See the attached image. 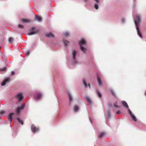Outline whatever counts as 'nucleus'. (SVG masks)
<instances>
[{"instance_id": "nucleus-1", "label": "nucleus", "mask_w": 146, "mask_h": 146, "mask_svg": "<svg viewBox=\"0 0 146 146\" xmlns=\"http://www.w3.org/2000/svg\"><path fill=\"white\" fill-rule=\"evenodd\" d=\"M136 21H134L135 24L136 26V28L138 34L139 35L140 37L142 38V36L140 32V30L138 27L141 21V17L139 15H137L135 17Z\"/></svg>"}, {"instance_id": "nucleus-2", "label": "nucleus", "mask_w": 146, "mask_h": 146, "mask_svg": "<svg viewBox=\"0 0 146 146\" xmlns=\"http://www.w3.org/2000/svg\"><path fill=\"white\" fill-rule=\"evenodd\" d=\"M86 44V42L84 40L82 39L80 41L79 43V45H80L81 50L82 51L84 52L85 53L86 51V49L82 46L81 45H84Z\"/></svg>"}, {"instance_id": "nucleus-3", "label": "nucleus", "mask_w": 146, "mask_h": 146, "mask_svg": "<svg viewBox=\"0 0 146 146\" xmlns=\"http://www.w3.org/2000/svg\"><path fill=\"white\" fill-rule=\"evenodd\" d=\"M16 98L19 102H20L23 99V96L22 93H19L17 94L15 96Z\"/></svg>"}, {"instance_id": "nucleus-4", "label": "nucleus", "mask_w": 146, "mask_h": 146, "mask_svg": "<svg viewBox=\"0 0 146 146\" xmlns=\"http://www.w3.org/2000/svg\"><path fill=\"white\" fill-rule=\"evenodd\" d=\"M36 28L35 27H32L31 28V30L32 31L31 32L28 33V35H31L35 34L36 33L38 32V31L37 30H34Z\"/></svg>"}, {"instance_id": "nucleus-5", "label": "nucleus", "mask_w": 146, "mask_h": 146, "mask_svg": "<svg viewBox=\"0 0 146 146\" xmlns=\"http://www.w3.org/2000/svg\"><path fill=\"white\" fill-rule=\"evenodd\" d=\"M31 129L32 132L34 133H35L36 132H38L39 130V129L38 128H36L35 125H32Z\"/></svg>"}, {"instance_id": "nucleus-6", "label": "nucleus", "mask_w": 146, "mask_h": 146, "mask_svg": "<svg viewBox=\"0 0 146 146\" xmlns=\"http://www.w3.org/2000/svg\"><path fill=\"white\" fill-rule=\"evenodd\" d=\"M128 111L129 114L132 117V118L133 119V120L135 121H136L137 120V119L135 117L134 115L132 113L130 110L129 109V108H128Z\"/></svg>"}, {"instance_id": "nucleus-7", "label": "nucleus", "mask_w": 146, "mask_h": 146, "mask_svg": "<svg viewBox=\"0 0 146 146\" xmlns=\"http://www.w3.org/2000/svg\"><path fill=\"white\" fill-rule=\"evenodd\" d=\"M10 81L9 78H7L4 79L3 81L1 84V86H5L7 83H8Z\"/></svg>"}, {"instance_id": "nucleus-8", "label": "nucleus", "mask_w": 146, "mask_h": 146, "mask_svg": "<svg viewBox=\"0 0 146 146\" xmlns=\"http://www.w3.org/2000/svg\"><path fill=\"white\" fill-rule=\"evenodd\" d=\"M76 51L75 50L73 51L72 53V58L74 60V64H75L76 63V61H75L76 57Z\"/></svg>"}, {"instance_id": "nucleus-9", "label": "nucleus", "mask_w": 146, "mask_h": 146, "mask_svg": "<svg viewBox=\"0 0 146 146\" xmlns=\"http://www.w3.org/2000/svg\"><path fill=\"white\" fill-rule=\"evenodd\" d=\"M67 93L68 94L69 98V103H70V104L73 98H72V96L71 94L70 93V92H67Z\"/></svg>"}, {"instance_id": "nucleus-10", "label": "nucleus", "mask_w": 146, "mask_h": 146, "mask_svg": "<svg viewBox=\"0 0 146 146\" xmlns=\"http://www.w3.org/2000/svg\"><path fill=\"white\" fill-rule=\"evenodd\" d=\"M97 78L98 85L99 86H101L102 84V81L101 80L99 75L98 74H97Z\"/></svg>"}, {"instance_id": "nucleus-11", "label": "nucleus", "mask_w": 146, "mask_h": 146, "mask_svg": "<svg viewBox=\"0 0 146 146\" xmlns=\"http://www.w3.org/2000/svg\"><path fill=\"white\" fill-rule=\"evenodd\" d=\"M14 113H11L9 114V115L8 116V120L10 121H11L12 119V116L14 115Z\"/></svg>"}, {"instance_id": "nucleus-12", "label": "nucleus", "mask_w": 146, "mask_h": 146, "mask_svg": "<svg viewBox=\"0 0 146 146\" xmlns=\"http://www.w3.org/2000/svg\"><path fill=\"white\" fill-rule=\"evenodd\" d=\"M42 94L40 93H38L35 97V99L37 100H39L40 99L42 96Z\"/></svg>"}, {"instance_id": "nucleus-13", "label": "nucleus", "mask_w": 146, "mask_h": 146, "mask_svg": "<svg viewBox=\"0 0 146 146\" xmlns=\"http://www.w3.org/2000/svg\"><path fill=\"white\" fill-rule=\"evenodd\" d=\"M45 35L46 37H51L53 38L54 37V35L51 33H46Z\"/></svg>"}, {"instance_id": "nucleus-14", "label": "nucleus", "mask_w": 146, "mask_h": 146, "mask_svg": "<svg viewBox=\"0 0 146 146\" xmlns=\"http://www.w3.org/2000/svg\"><path fill=\"white\" fill-rule=\"evenodd\" d=\"M122 103L123 105L125 106L126 108H127L128 110V105L126 102L125 101H122Z\"/></svg>"}, {"instance_id": "nucleus-15", "label": "nucleus", "mask_w": 146, "mask_h": 146, "mask_svg": "<svg viewBox=\"0 0 146 146\" xmlns=\"http://www.w3.org/2000/svg\"><path fill=\"white\" fill-rule=\"evenodd\" d=\"M63 42L64 43L65 46H68V44H69V43L68 41L65 40H63Z\"/></svg>"}, {"instance_id": "nucleus-16", "label": "nucleus", "mask_w": 146, "mask_h": 146, "mask_svg": "<svg viewBox=\"0 0 146 146\" xmlns=\"http://www.w3.org/2000/svg\"><path fill=\"white\" fill-rule=\"evenodd\" d=\"M21 21L23 23H29L30 21L29 20L26 19L22 20Z\"/></svg>"}, {"instance_id": "nucleus-17", "label": "nucleus", "mask_w": 146, "mask_h": 146, "mask_svg": "<svg viewBox=\"0 0 146 146\" xmlns=\"http://www.w3.org/2000/svg\"><path fill=\"white\" fill-rule=\"evenodd\" d=\"M85 98L88 102L90 104H91L92 101H91L90 98L89 97L86 96L85 97Z\"/></svg>"}, {"instance_id": "nucleus-18", "label": "nucleus", "mask_w": 146, "mask_h": 146, "mask_svg": "<svg viewBox=\"0 0 146 146\" xmlns=\"http://www.w3.org/2000/svg\"><path fill=\"white\" fill-rule=\"evenodd\" d=\"M35 19L36 20L38 21H40L42 20V19L40 17H38L37 15L36 16Z\"/></svg>"}, {"instance_id": "nucleus-19", "label": "nucleus", "mask_w": 146, "mask_h": 146, "mask_svg": "<svg viewBox=\"0 0 146 146\" xmlns=\"http://www.w3.org/2000/svg\"><path fill=\"white\" fill-rule=\"evenodd\" d=\"M74 111L75 112H77L78 110V108L77 106L75 105L73 108Z\"/></svg>"}, {"instance_id": "nucleus-20", "label": "nucleus", "mask_w": 146, "mask_h": 146, "mask_svg": "<svg viewBox=\"0 0 146 146\" xmlns=\"http://www.w3.org/2000/svg\"><path fill=\"white\" fill-rule=\"evenodd\" d=\"M105 134V133L104 132H102L101 133L99 136V137L100 138H101L102 137H103Z\"/></svg>"}, {"instance_id": "nucleus-21", "label": "nucleus", "mask_w": 146, "mask_h": 146, "mask_svg": "<svg viewBox=\"0 0 146 146\" xmlns=\"http://www.w3.org/2000/svg\"><path fill=\"white\" fill-rule=\"evenodd\" d=\"M25 105V104H22L21 106L19 107V108L21 110H22L24 108Z\"/></svg>"}, {"instance_id": "nucleus-22", "label": "nucleus", "mask_w": 146, "mask_h": 146, "mask_svg": "<svg viewBox=\"0 0 146 146\" xmlns=\"http://www.w3.org/2000/svg\"><path fill=\"white\" fill-rule=\"evenodd\" d=\"M17 119L19 123L22 125H23V121L22 120H21L19 117H17Z\"/></svg>"}, {"instance_id": "nucleus-23", "label": "nucleus", "mask_w": 146, "mask_h": 146, "mask_svg": "<svg viewBox=\"0 0 146 146\" xmlns=\"http://www.w3.org/2000/svg\"><path fill=\"white\" fill-rule=\"evenodd\" d=\"M96 93L98 95V96L99 97L101 98L102 97V95L100 93L99 91L98 90H96Z\"/></svg>"}, {"instance_id": "nucleus-24", "label": "nucleus", "mask_w": 146, "mask_h": 146, "mask_svg": "<svg viewBox=\"0 0 146 146\" xmlns=\"http://www.w3.org/2000/svg\"><path fill=\"white\" fill-rule=\"evenodd\" d=\"M14 39L12 37H10L9 39V42L10 43H12Z\"/></svg>"}, {"instance_id": "nucleus-25", "label": "nucleus", "mask_w": 146, "mask_h": 146, "mask_svg": "<svg viewBox=\"0 0 146 146\" xmlns=\"http://www.w3.org/2000/svg\"><path fill=\"white\" fill-rule=\"evenodd\" d=\"M107 119H108L109 118H110V113L108 111L107 112Z\"/></svg>"}, {"instance_id": "nucleus-26", "label": "nucleus", "mask_w": 146, "mask_h": 146, "mask_svg": "<svg viewBox=\"0 0 146 146\" xmlns=\"http://www.w3.org/2000/svg\"><path fill=\"white\" fill-rule=\"evenodd\" d=\"M83 82L85 87H87L88 86L87 84L85 81L84 79H83Z\"/></svg>"}, {"instance_id": "nucleus-27", "label": "nucleus", "mask_w": 146, "mask_h": 146, "mask_svg": "<svg viewBox=\"0 0 146 146\" xmlns=\"http://www.w3.org/2000/svg\"><path fill=\"white\" fill-rule=\"evenodd\" d=\"M20 109H19V108H17V109H16V112H17V114H19L20 112Z\"/></svg>"}, {"instance_id": "nucleus-28", "label": "nucleus", "mask_w": 146, "mask_h": 146, "mask_svg": "<svg viewBox=\"0 0 146 146\" xmlns=\"http://www.w3.org/2000/svg\"><path fill=\"white\" fill-rule=\"evenodd\" d=\"M64 35L65 36L67 37L69 36V34L68 33L66 32L64 33Z\"/></svg>"}, {"instance_id": "nucleus-29", "label": "nucleus", "mask_w": 146, "mask_h": 146, "mask_svg": "<svg viewBox=\"0 0 146 146\" xmlns=\"http://www.w3.org/2000/svg\"><path fill=\"white\" fill-rule=\"evenodd\" d=\"M6 70V67H4L3 68L0 69V71H4Z\"/></svg>"}, {"instance_id": "nucleus-30", "label": "nucleus", "mask_w": 146, "mask_h": 146, "mask_svg": "<svg viewBox=\"0 0 146 146\" xmlns=\"http://www.w3.org/2000/svg\"><path fill=\"white\" fill-rule=\"evenodd\" d=\"M94 7L96 9H98V5L97 4L95 3L94 4Z\"/></svg>"}, {"instance_id": "nucleus-31", "label": "nucleus", "mask_w": 146, "mask_h": 146, "mask_svg": "<svg viewBox=\"0 0 146 146\" xmlns=\"http://www.w3.org/2000/svg\"><path fill=\"white\" fill-rule=\"evenodd\" d=\"M18 27L19 28L21 29H23L24 27L23 25L21 24H19L18 25Z\"/></svg>"}, {"instance_id": "nucleus-32", "label": "nucleus", "mask_w": 146, "mask_h": 146, "mask_svg": "<svg viewBox=\"0 0 146 146\" xmlns=\"http://www.w3.org/2000/svg\"><path fill=\"white\" fill-rule=\"evenodd\" d=\"M111 92L113 94V95L115 97H116L115 95V94L114 93V92H113V90H111Z\"/></svg>"}, {"instance_id": "nucleus-33", "label": "nucleus", "mask_w": 146, "mask_h": 146, "mask_svg": "<svg viewBox=\"0 0 146 146\" xmlns=\"http://www.w3.org/2000/svg\"><path fill=\"white\" fill-rule=\"evenodd\" d=\"M5 113V112L4 111L1 110L0 111V114H3Z\"/></svg>"}, {"instance_id": "nucleus-34", "label": "nucleus", "mask_w": 146, "mask_h": 146, "mask_svg": "<svg viewBox=\"0 0 146 146\" xmlns=\"http://www.w3.org/2000/svg\"><path fill=\"white\" fill-rule=\"evenodd\" d=\"M114 106L116 108H119V106H117V105L116 104H114Z\"/></svg>"}, {"instance_id": "nucleus-35", "label": "nucleus", "mask_w": 146, "mask_h": 146, "mask_svg": "<svg viewBox=\"0 0 146 146\" xmlns=\"http://www.w3.org/2000/svg\"><path fill=\"white\" fill-rule=\"evenodd\" d=\"M30 54V52L28 51L26 53V55L27 56H28Z\"/></svg>"}, {"instance_id": "nucleus-36", "label": "nucleus", "mask_w": 146, "mask_h": 146, "mask_svg": "<svg viewBox=\"0 0 146 146\" xmlns=\"http://www.w3.org/2000/svg\"><path fill=\"white\" fill-rule=\"evenodd\" d=\"M121 22L122 23H123L124 22L125 19L123 18H122L121 19Z\"/></svg>"}, {"instance_id": "nucleus-37", "label": "nucleus", "mask_w": 146, "mask_h": 146, "mask_svg": "<svg viewBox=\"0 0 146 146\" xmlns=\"http://www.w3.org/2000/svg\"><path fill=\"white\" fill-rule=\"evenodd\" d=\"M117 113L119 114L121 113V112L119 111H117Z\"/></svg>"}, {"instance_id": "nucleus-38", "label": "nucleus", "mask_w": 146, "mask_h": 146, "mask_svg": "<svg viewBox=\"0 0 146 146\" xmlns=\"http://www.w3.org/2000/svg\"><path fill=\"white\" fill-rule=\"evenodd\" d=\"M15 74V72H14V71H12V72H11V74H12V75H14Z\"/></svg>"}, {"instance_id": "nucleus-39", "label": "nucleus", "mask_w": 146, "mask_h": 146, "mask_svg": "<svg viewBox=\"0 0 146 146\" xmlns=\"http://www.w3.org/2000/svg\"><path fill=\"white\" fill-rule=\"evenodd\" d=\"M88 86H89V87L90 88V84H88Z\"/></svg>"}, {"instance_id": "nucleus-40", "label": "nucleus", "mask_w": 146, "mask_h": 146, "mask_svg": "<svg viewBox=\"0 0 146 146\" xmlns=\"http://www.w3.org/2000/svg\"><path fill=\"white\" fill-rule=\"evenodd\" d=\"M114 104H116L117 105L118 104V102L117 101H116Z\"/></svg>"}, {"instance_id": "nucleus-41", "label": "nucleus", "mask_w": 146, "mask_h": 146, "mask_svg": "<svg viewBox=\"0 0 146 146\" xmlns=\"http://www.w3.org/2000/svg\"><path fill=\"white\" fill-rule=\"evenodd\" d=\"M95 0L96 1V2H98L99 1V0Z\"/></svg>"}, {"instance_id": "nucleus-42", "label": "nucleus", "mask_w": 146, "mask_h": 146, "mask_svg": "<svg viewBox=\"0 0 146 146\" xmlns=\"http://www.w3.org/2000/svg\"><path fill=\"white\" fill-rule=\"evenodd\" d=\"M90 121H91V123H92V121H91V118H90Z\"/></svg>"}, {"instance_id": "nucleus-43", "label": "nucleus", "mask_w": 146, "mask_h": 146, "mask_svg": "<svg viewBox=\"0 0 146 146\" xmlns=\"http://www.w3.org/2000/svg\"><path fill=\"white\" fill-rule=\"evenodd\" d=\"M85 1H87V0H84Z\"/></svg>"}, {"instance_id": "nucleus-44", "label": "nucleus", "mask_w": 146, "mask_h": 146, "mask_svg": "<svg viewBox=\"0 0 146 146\" xmlns=\"http://www.w3.org/2000/svg\"><path fill=\"white\" fill-rule=\"evenodd\" d=\"M145 95L146 96V93H145Z\"/></svg>"}, {"instance_id": "nucleus-45", "label": "nucleus", "mask_w": 146, "mask_h": 146, "mask_svg": "<svg viewBox=\"0 0 146 146\" xmlns=\"http://www.w3.org/2000/svg\"><path fill=\"white\" fill-rule=\"evenodd\" d=\"M135 0H134V1H135Z\"/></svg>"}]
</instances>
